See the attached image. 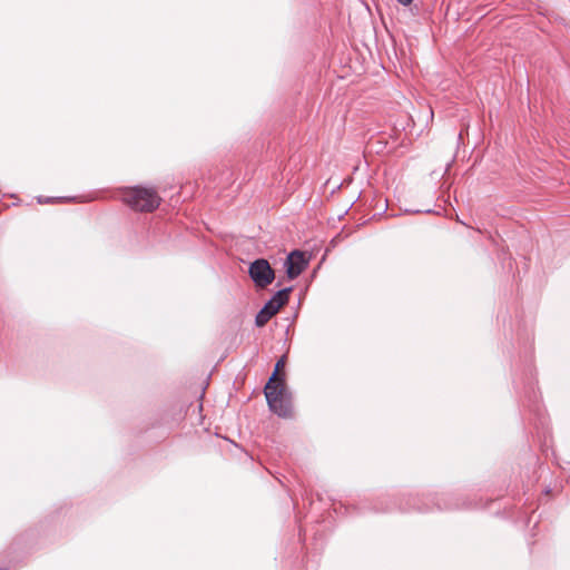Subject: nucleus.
I'll use <instances>...</instances> for the list:
<instances>
[{"instance_id":"1","label":"nucleus","mask_w":570,"mask_h":570,"mask_svg":"<svg viewBox=\"0 0 570 570\" xmlns=\"http://www.w3.org/2000/svg\"><path fill=\"white\" fill-rule=\"evenodd\" d=\"M284 365L285 357H282L276 362L275 370L264 389L269 409L279 416H287L291 412L284 380L278 377V372Z\"/></svg>"},{"instance_id":"2","label":"nucleus","mask_w":570,"mask_h":570,"mask_svg":"<svg viewBox=\"0 0 570 570\" xmlns=\"http://www.w3.org/2000/svg\"><path fill=\"white\" fill-rule=\"evenodd\" d=\"M122 202L137 212H153L158 208L160 197L151 188L132 187L122 195Z\"/></svg>"},{"instance_id":"3","label":"nucleus","mask_w":570,"mask_h":570,"mask_svg":"<svg viewBox=\"0 0 570 570\" xmlns=\"http://www.w3.org/2000/svg\"><path fill=\"white\" fill-rule=\"evenodd\" d=\"M248 275L258 288H266L275 279V272L265 258H258L250 263Z\"/></svg>"},{"instance_id":"4","label":"nucleus","mask_w":570,"mask_h":570,"mask_svg":"<svg viewBox=\"0 0 570 570\" xmlns=\"http://www.w3.org/2000/svg\"><path fill=\"white\" fill-rule=\"evenodd\" d=\"M286 274L289 279H294L301 275V273L307 266V262L304 254L299 250L292 252L285 262Z\"/></svg>"},{"instance_id":"5","label":"nucleus","mask_w":570,"mask_h":570,"mask_svg":"<svg viewBox=\"0 0 570 570\" xmlns=\"http://www.w3.org/2000/svg\"><path fill=\"white\" fill-rule=\"evenodd\" d=\"M279 308L268 301L264 307L257 313L255 323L258 327L264 326L277 312Z\"/></svg>"},{"instance_id":"6","label":"nucleus","mask_w":570,"mask_h":570,"mask_svg":"<svg viewBox=\"0 0 570 570\" xmlns=\"http://www.w3.org/2000/svg\"><path fill=\"white\" fill-rule=\"evenodd\" d=\"M292 292V287L283 288L276 292L275 295L269 299L273 304H275L278 308L287 304L289 299V293Z\"/></svg>"},{"instance_id":"7","label":"nucleus","mask_w":570,"mask_h":570,"mask_svg":"<svg viewBox=\"0 0 570 570\" xmlns=\"http://www.w3.org/2000/svg\"><path fill=\"white\" fill-rule=\"evenodd\" d=\"M403 7H409L412 4L413 0H396Z\"/></svg>"}]
</instances>
